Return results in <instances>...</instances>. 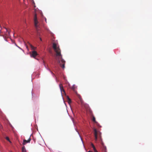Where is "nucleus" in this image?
<instances>
[{
    "instance_id": "nucleus-1",
    "label": "nucleus",
    "mask_w": 152,
    "mask_h": 152,
    "mask_svg": "<svg viewBox=\"0 0 152 152\" xmlns=\"http://www.w3.org/2000/svg\"><path fill=\"white\" fill-rule=\"evenodd\" d=\"M53 48L56 54V59L61 67L63 69L65 68V61L62 58V56L61 54V50L59 46L56 43L54 42L53 44Z\"/></svg>"
},
{
    "instance_id": "nucleus-2",
    "label": "nucleus",
    "mask_w": 152,
    "mask_h": 152,
    "mask_svg": "<svg viewBox=\"0 0 152 152\" xmlns=\"http://www.w3.org/2000/svg\"><path fill=\"white\" fill-rule=\"evenodd\" d=\"M78 98L79 99L80 103V105L82 107H84L86 110H88L89 108L88 105L85 103L83 100L81 96L80 95L78 96Z\"/></svg>"
},
{
    "instance_id": "nucleus-3",
    "label": "nucleus",
    "mask_w": 152,
    "mask_h": 152,
    "mask_svg": "<svg viewBox=\"0 0 152 152\" xmlns=\"http://www.w3.org/2000/svg\"><path fill=\"white\" fill-rule=\"evenodd\" d=\"M34 26L37 29V28L38 27V23L39 22L37 20V15L36 14H35L34 18Z\"/></svg>"
},
{
    "instance_id": "nucleus-4",
    "label": "nucleus",
    "mask_w": 152,
    "mask_h": 152,
    "mask_svg": "<svg viewBox=\"0 0 152 152\" xmlns=\"http://www.w3.org/2000/svg\"><path fill=\"white\" fill-rule=\"evenodd\" d=\"M94 134L95 137V139L96 141L97 139V136L99 132V131H97L96 129H94Z\"/></svg>"
},
{
    "instance_id": "nucleus-5",
    "label": "nucleus",
    "mask_w": 152,
    "mask_h": 152,
    "mask_svg": "<svg viewBox=\"0 0 152 152\" xmlns=\"http://www.w3.org/2000/svg\"><path fill=\"white\" fill-rule=\"evenodd\" d=\"M30 53L31 54V57H33L34 58H35V57L36 56L38 55L37 52L35 50L32 51L31 52V53Z\"/></svg>"
},
{
    "instance_id": "nucleus-6",
    "label": "nucleus",
    "mask_w": 152,
    "mask_h": 152,
    "mask_svg": "<svg viewBox=\"0 0 152 152\" xmlns=\"http://www.w3.org/2000/svg\"><path fill=\"white\" fill-rule=\"evenodd\" d=\"M90 112L91 115L92 117V121L95 123H96L97 122L96 121L95 117L94 116L91 110H90Z\"/></svg>"
},
{
    "instance_id": "nucleus-7",
    "label": "nucleus",
    "mask_w": 152,
    "mask_h": 152,
    "mask_svg": "<svg viewBox=\"0 0 152 152\" xmlns=\"http://www.w3.org/2000/svg\"><path fill=\"white\" fill-rule=\"evenodd\" d=\"M30 137H29L28 140H24L23 141V145H25L26 143L29 142L31 141Z\"/></svg>"
},
{
    "instance_id": "nucleus-8",
    "label": "nucleus",
    "mask_w": 152,
    "mask_h": 152,
    "mask_svg": "<svg viewBox=\"0 0 152 152\" xmlns=\"http://www.w3.org/2000/svg\"><path fill=\"white\" fill-rule=\"evenodd\" d=\"M59 86L61 92H63L64 93H65V91L63 88V86L61 84H60L59 85Z\"/></svg>"
},
{
    "instance_id": "nucleus-9",
    "label": "nucleus",
    "mask_w": 152,
    "mask_h": 152,
    "mask_svg": "<svg viewBox=\"0 0 152 152\" xmlns=\"http://www.w3.org/2000/svg\"><path fill=\"white\" fill-rule=\"evenodd\" d=\"M28 45L30 46L31 48V49L33 50H34L36 49V47H34V46H33L29 42L28 43Z\"/></svg>"
},
{
    "instance_id": "nucleus-10",
    "label": "nucleus",
    "mask_w": 152,
    "mask_h": 152,
    "mask_svg": "<svg viewBox=\"0 0 152 152\" xmlns=\"http://www.w3.org/2000/svg\"><path fill=\"white\" fill-rule=\"evenodd\" d=\"M91 145L94 149V152H98L97 151L96 149V148H95V146H94V145L93 144L91 143Z\"/></svg>"
},
{
    "instance_id": "nucleus-11",
    "label": "nucleus",
    "mask_w": 152,
    "mask_h": 152,
    "mask_svg": "<svg viewBox=\"0 0 152 152\" xmlns=\"http://www.w3.org/2000/svg\"><path fill=\"white\" fill-rule=\"evenodd\" d=\"M22 152H26V149L25 147L23 146L22 148Z\"/></svg>"
},
{
    "instance_id": "nucleus-12",
    "label": "nucleus",
    "mask_w": 152,
    "mask_h": 152,
    "mask_svg": "<svg viewBox=\"0 0 152 152\" xmlns=\"http://www.w3.org/2000/svg\"><path fill=\"white\" fill-rule=\"evenodd\" d=\"M67 101L69 104H70V103L71 102V99L68 97H67Z\"/></svg>"
},
{
    "instance_id": "nucleus-13",
    "label": "nucleus",
    "mask_w": 152,
    "mask_h": 152,
    "mask_svg": "<svg viewBox=\"0 0 152 152\" xmlns=\"http://www.w3.org/2000/svg\"><path fill=\"white\" fill-rule=\"evenodd\" d=\"M6 139L7 140H8V141H9L11 143V141L10 140V139H9V138L8 137H6Z\"/></svg>"
},
{
    "instance_id": "nucleus-14",
    "label": "nucleus",
    "mask_w": 152,
    "mask_h": 152,
    "mask_svg": "<svg viewBox=\"0 0 152 152\" xmlns=\"http://www.w3.org/2000/svg\"><path fill=\"white\" fill-rule=\"evenodd\" d=\"M47 69L53 75H54V74L50 70V69L48 68Z\"/></svg>"
},
{
    "instance_id": "nucleus-15",
    "label": "nucleus",
    "mask_w": 152,
    "mask_h": 152,
    "mask_svg": "<svg viewBox=\"0 0 152 152\" xmlns=\"http://www.w3.org/2000/svg\"><path fill=\"white\" fill-rule=\"evenodd\" d=\"M15 45H16V46H17V47H18L19 48H20V49H21V48H20V47H19V46H18L17 45H16V44H15Z\"/></svg>"
},
{
    "instance_id": "nucleus-16",
    "label": "nucleus",
    "mask_w": 152,
    "mask_h": 152,
    "mask_svg": "<svg viewBox=\"0 0 152 152\" xmlns=\"http://www.w3.org/2000/svg\"><path fill=\"white\" fill-rule=\"evenodd\" d=\"M26 48L28 49V47L26 45Z\"/></svg>"
},
{
    "instance_id": "nucleus-17",
    "label": "nucleus",
    "mask_w": 152,
    "mask_h": 152,
    "mask_svg": "<svg viewBox=\"0 0 152 152\" xmlns=\"http://www.w3.org/2000/svg\"><path fill=\"white\" fill-rule=\"evenodd\" d=\"M40 40L42 41V39L41 38H40Z\"/></svg>"
},
{
    "instance_id": "nucleus-18",
    "label": "nucleus",
    "mask_w": 152,
    "mask_h": 152,
    "mask_svg": "<svg viewBox=\"0 0 152 152\" xmlns=\"http://www.w3.org/2000/svg\"><path fill=\"white\" fill-rule=\"evenodd\" d=\"M45 20L46 22V18H45Z\"/></svg>"
}]
</instances>
